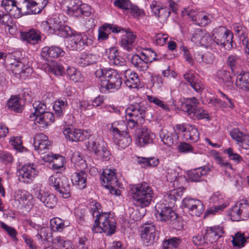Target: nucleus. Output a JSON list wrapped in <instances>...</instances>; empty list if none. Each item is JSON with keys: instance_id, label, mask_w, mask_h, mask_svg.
<instances>
[{"instance_id": "obj_1", "label": "nucleus", "mask_w": 249, "mask_h": 249, "mask_svg": "<svg viewBox=\"0 0 249 249\" xmlns=\"http://www.w3.org/2000/svg\"><path fill=\"white\" fill-rule=\"evenodd\" d=\"M48 3V0H2L1 6L5 11L18 18L23 15L38 14Z\"/></svg>"}, {"instance_id": "obj_2", "label": "nucleus", "mask_w": 249, "mask_h": 249, "mask_svg": "<svg viewBox=\"0 0 249 249\" xmlns=\"http://www.w3.org/2000/svg\"><path fill=\"white\" fill-rule=\"evenodd\" d=\"M129 193L134 204L141 208L148 206L154 197L153 190L145 182L130 186Z\"/></svg>"}, {"instance_id": "obj_3", "label": "nucleus", "mask_w": 249, "mask_h": 249, "mask_svg": "<svg viewBox=\"0 0 249 249\" xmlns=\"http://www.w3.org/2000/svg\"><path fill=\"white\" fill-rule=\"evenodd\" d=\"M155 215L158 220L166 222L173 229L177 230H180L182 228L181 221L178 217L171 205L167 206L166 204L157 203L155 206Z\"/></svg>"}, {"instance_id": "obj_4", "label": "nucleus", "mask_w": 249, "mask_h": 249, "mask_svg": "<svg viewBox=\"0 0 249 249\" xmlns=\"http://www.w3.org/2000/svg\"><path fill=\"white\" fill-rule=\"evenodd\" d=\"M61 8L68 15L75 17H89L91 14L90 6L79 0H63Z\"/></svg>"}, {"instance_id": "obj_5", "label": "nucleus", "mask_w": 249, "mask_h": 249, "mask_svg": "<svg viewBox=\"0 0 249 249\" xmlns=\"http://www.w3.org/2000/svg\"><path fill=\"white\" fill-rule=\"evenodd\" d=\"M115 219L109 216L108 213H101L97 219L94 220V224L92 231L94 233H106L107 235H111L116 231Z\"/></svg>"}, {"instance_id": "obj_6", "label": "nucleus", "mask_w": 249, "mask_h": 249, "mask_svg": "<svg viewBox=\"0 0 249 249\" xmlns=\"http://www.w3.org/2000/svg\"><path fill=\"white\" fill-rule=\"evenodd\" d=\"M86 146L89 151L93 152L96 156L106 160L109 158L110 153L108 150L107 143L102 137L99 135L91 137Z\"/></svg>"}, {"instance_id": "obj_7", "label": "nucleus", "mask_w": 249, "mask_h": 249, "mask_svg": "<svg viewBox=\"0 0 249 249\" xmlns=\"http://www.w3.org/2000/svg\"><path fill=\"white\" fill-rule=\"evenodd\" d=\"M232 35L224 27L220 26L213 31L212 38L217 45L224 48H232Z\"/></svg>"}, {"instance_id": "obj_8", "label": "nucleus", "mask_w": 249, "mask_h": 249, "mask_svg": "<svg viewBox=\"0 0 249 249\" xmlns=\"http://www.w3.org/2000/svg\"><path fill=\"white\" fill-rule=\"evenodd\" d=\"M181 206L183 209H186L187 212L193 216H200L205 209V206L201 201L190 197H185L182 200Z\"/></svg>"}, {"instance_id": "obj_9", "label": "nucleus", "mask_w": 249, "mask_h": 249, "mask_svg": "<svg viewBox=\"0 0 249 249\" xmlns=\"http://www.w3.org/2000/svg\"><path fill=\"white\" fill-rule=\"evenodd\" d=\"M107 76L108 77L107 80L101 83V92H105L106 91L111 92L112 90L120 89L122 84V79L116 70H113Z\"/></svg>"}, {"instance_id": "obj_10", "label": "nucleus", "mask_w": 249, "mask_h": 249, "mask_svg": "<svg viewBox=\"0 0 249 249\" xmlns=\"http://www.w3.org/2000/svg\"><path fill=\"white\" fill-rule=\"evenodd\" d=\"M18 180L26 184L31 183L38 175L36 166L33 163L24 165L18 171Z\"/></svg>"}, {"instance_id": "obj_11", "label": "nucleus", "mask_w": 249, "mask_h": 249, "mask_svg": "<svg viewBox=\"0 0 249 249\" xmlns=\"http://www.w3.org/2000/svg\"><path fill=\"white\" fill-rule=\"evenodd\" d=\"M67 47L72 50H81L84 46L88 45L91 42L87 35L81 33H72L68 38Z\"/></svg>"}, {"instance_id": "obj_12", "label": "nucleus", "mask_w": 249, "mask_h": 249, "mask_svg": "<svg viewBox=\"0 0 249 249\" xmlns=\"http://www.w3.org/2000/svg\"><path fill=\"white\" fill-rule=\"evenodd\" d=\"M134 137L140 146L152 143L155 138V135L145 127L135 129Z\"/></svg>"}, {"instance_id": "obj_13", "label": "nucleus", "mask_w": 249, "mask_h": 249, "mask_svg": "<svg viewBox=\"0 0 249 249\" xmlns=\"http://www.w3.org/2000/svg\"><path fill=\"white\" fill-rule=\"evenodd\" d=\"M149 109V106L146 103H135L128 107L127 114L128 116H132L145 122L146 114Z\"/></svg>"}, {"instance_id": "obj_14", "label": "nucleus", "mask_w": 249, "mask_h": 249, "mask_svg": "<svg viewBox=\"0 0 249 249\" xmlns=\"http://www.w3.org/2000/svg\"><path fill=\"white\" fill-rule=\"evenodd\" d=\"M141 236L145 244H153L157 237L154 225L152 223H145L142 226Z\"/></svg>"}, {"instance_id": "obj_15", "label": "nucleus", "mask_w": 249, "mask_h": 249, "mask_svg": "<svg viewBox=\"0 0 249 249\" xmlns=\"http://www.w3.org/2000/svg\"><path fill=\"white\" fill-rule=\"evenodd\" d=\"M121 31L125 33V35L122 36L120 41L121 47L127 51H132L136 44V35L129 29H125L122 28Z\"/></svg>"}, {"instance_id": "obj_16", "label": "nucleus", "mask_w": 249, "mask_h": 249, "mask_svg": "<svg viewBox=\"0 0 249 249\" xmlns=\"http://www.w3.org/2000/svg\"><path fill=\"white\" fill-rule=\"evenodd\" d=\"M116 170L106 168L104 170L101 177L102 185L105 187H108L109 185L118 186V179L116 176Z\"/></svg>"}, {"instance_id": "obj_17", "label": "nucleus", "mask_w": 249, "mask_h": 249, "mask_svg": "<svg viewBox=\"0 0 249 249\" xmlns=\"http://www.w3.org/2000/svg\"><path fill=\"white\" fill-rule=\"evenodd\" d=\"M35 196L48 208L53 209L57 203V199L55 195L46 192L43 190L39 189L36 191Z\"/></svg>"}, {"instance_id": "obj_18", "label": "nucleus", "mask_w": 249, "mask_h": 249, "mask_svg": "<svg viewBox=\"0 0 249 249\" xmlns=\"http://www.w3.org/2000/svg\"><path fill=\"white\" fill-rule=\"evenodd\" d=\"M110 130L114 134L119 135L118 144L120 147L125 148L130 145L131 142V138L127 131L123 130L121 127L113 126L112 127Z\"/></svg>"}, {"instance_id": "obj_19", "label": "nucleus", "mask_w": 249, "mask_h": 249, "mask_svg": "<svg viewBox=\"0 0 249 249\" xmlns=\"http://www.w3.org/2000/svg\"><path fill=\"white\" fill-rule=\"evenodd\" d=\"M33 144L35 149L37 150L39 153L43 154L46 152L49 146L50 145V142L45 134L39 133L35 136Z\"/></svg>"}, {"instance_id": "obj_20", "label": "nucleus", "mask_w": 249, "mask_h": 249, "mask_svg": "<svg viewBox=\"0 0 249 249\" xmlns=\"http://www.w3.org/2000/svg\"><path fill=\"white\" fill-rule=\"evenodd\" d=\"M230 135L239 146L243 149H249V135L242 133L237 128H234L231 131Z\"/></svg>"}, {"instance_id": "obj_21", "label": "nucleus", "mask_w": 249, "mask_h": 249, "mask_svg": "<svg viewBox=\"0 0 249 249\" xmlns=\"http://www.w3.org/2000/svg\"><path fill=\"white\" fill-rule=\"evenodd\" d=\"M87 133L79 129L67 127L63 130V134L67 139L72 142L83 141L86 140Z\"/></svg>"}, {"instance_id": "obj_22", "label": "nucleus", "mask_w": 249, "mask_h": 249, "mask_svg": "<svg viewBox=\"0 0 249 249\" xmlns=\"http://www.w3.org/2000/svg\"><path fill=\"white\" fill-rule=\"evenodd\" d=\"M62 22L59 20V17L56 18H50L47 21L42 23V26L44 30L48 34H56Z\"/></svg>"}, {"instance_id": "obj_23", "label": "nucleus", "mask_w": 249, "mask_h": 249, "mask_svg": "<svg viewBox=\"0 0 249 249\" xmlns=\"http://www.w3.org/2000/svg\"><path fill=\"white\" fill-rule=\"evenodd\" d=\"M43 159L45 161L53 162V168L54 170H57L59 173L62 171L64 170L63 165L64 162V158L58 155H47L43 157Z\"/></svg>"}, {"instance_id": "obj_24", "label": "nucleus", "mask_w": 249, "mask_h": 249, "mask_svg": "<svg viewBox=\"0 0 249 249\" xmlns=\"http://www.w3.org/2000/svg\"><path fill=\"white\" fill-rule=\"evenodd\" d=\"M223 233V230L219 226L207 228L206 230L205 238L207 242L213 243L216 242Z\"/></svg>"}, {"instance_id": "obj_25", "label": "nucleus", "mask_w": 249, "mask_h": 249, "mask_svg": "<svg viewBox=\"0 0 249 249\" xmlns=\"http://www.w3.org/2000/svg\"><path fill=\"white\" fill-rule=\"evenodd\" d=\"M107 54L110 64L118 67H126L125 60L119 55L118 50L116 48H110Z\"/></svg>"}, {"instance_id": "obj_26", "label": "nucleus", "mask_w": 249, "mask_h": 249, "mask_svg": "<svg viewBox=\"0 0 249 249\" xmlns=\"http://www.w3.org/2000/svg\"><path fill=\"white\" fill-rule=\"evenodd\" d=\"M61 180L59 183L57 189L55 191L64 198H68L71 197V184L67 178L63 176L60 178Z\"/></svg>"}, {"instance_id": "obj_27", "label": "nucleus", "mask_w": 249, "mask_h": 249, "mask_svg": "<svg viewBox=\"0 0 249 249\" xmlns=\"http://www.w3.org/2000/svg\"><path fill=\"white\" fill-rule=\"evenodd\" d=\"M65 54V52L62 49L57 46H46L42 48L41 55L43 58L48 57L52 58H57L62 56Z\"/></svg>"}, {"instance_id": "obj_28", "label": "nucleus", "mask_w": 249, "mask_h": 249, "mask_svg": "<svg viewBox=\"0 0 249 249\" xmlns=\"http://www.w3.org/2000/svg\"><path fill=\"white\" fill-rule=\"evenodd\" d=\"M210 171L208 167L203 166L191 171L188 174V178L192 182H200L203 180V177Z\"/></svg>"}, {"instance_id": "obj_29", "label": "nucleus", "mask_w": 249, "mask_h": 249, "mask_svg": "<svg viewBox=\"0 0 249 249\" xmlns=\"http://www.w3.org/2000/svg\"><path fill=\"white\" fill-rule=\"evenodd\" d=\"M126 120L127 124L124 121H121L118 124V127H121L123 130H124L125 128L127 130V127L131 129L136 128L135 129H137L138 128L142 127V124L144 123V121L142 119L136 117L134 118L132 116H128L127 114L126 116Z\"/></svg>"}, {"instance_id": "obj_30", "label": "nucleus", "mask_w": 249, "mask_h": 249, "mask_svg": "<svg viewBox=\"0 0 249 249\" xmlns=\"http://www.w3.org/2000/svg\"><path fill=\"white\" fill-rule=\"evenodd\" d=\"M125 85L128 88H137L140 85V79L138 74L130 70H125Z\"/></svg>"}, {"instance_id": "obj_31", "label": "nucleus", "mask_w": 249, "mask_h": 249, "mask_svg": "<svg viewBox=\"0 0 249 249\" xmlns=\"http://www.w3.org/2000/svg\"><path fill=\"white\" fill-rule=\"evenodd\" d=\"M76 61L80 66L85 67L95 64L97 58L96 55L92 54L83 53L77 56Z\"/></svg>"}, {"instance_id": "obj_32", "label": "nucleus", "mask_w": 249, "mask_h": 249, "mask_svg": "<svg viewBox=\"0 0 249 249\" xmlns=\"http://www.w3.org/2000/svg\"><path fill=\"white\" fill-rule=\"evenodd\" d=\"M22 40L27 41L30 44L35 45L41 40L40 32L34 29H30L28 32L21 34Z\"/></svg>"}, {"instance_id": "obj_33", "label": "nucleus", "mask_w": 249, "mask_h": 249, "mask_svg": "<svg viewBox=\"0 0 249 249\" xmlns=\"http://www.w3.org/2000/svg\"><path fill=\"white\" fill-rule=\"evenodd\" d=\"M88 175L84 171L74 173L71 176L72 183L77 186L80 189H83L86 187Z\"/></svg>"}, {"instance_id": "obj_34", "label": "nucleus", "mask_w": 249, "mask_h": 249, "mask_svg": "<svg viewBox=\"0 0 249 249\" xmlns=\"http://www.w3.org/2000/svg\"><path fill=\"white\" fill-rule=\"evenodd\" d=\"M54 115L53 113L49 111L44 112L41 115H39L36 119H33L36 124H38L41 125V126L44 127L50 125L54 121Z\"/></svg>"}, {"instance_id": "obj_35", "label": "nucleus", "mask_w": 249, "mask_h": 249, "mask_svg": "<svg viewBox=\"0 0 249 249\" xmlns=\"http://www.w3.org/2000/svg\"><path fill=\"white\" fill-rule=\"evenodd\" d=\"M21 101V99L18 96L13 95L8 100L7 107L9 109L16 112H21L23 110Z\"/></svg>"}, {"instance_id": "obj_36", "label": "nucleus", "mask_w": 249, "mask_h": 249, "mask_svg": "<svg viewBox=\"0 0 249 249\" xmlns=\"http://www.w3.org/2000/svg\"><path fill=\"white\" fill-rule=\"evenodd\" d=\"M152 12L160 20H165L170 15V11L168 8L160 7L159 6L154 5L153 4L151 5Z\"/></svg>"}, {"instance_id": "obj_37", "label": "nucleus", "mask_w": 249, "mask_h": 249, "mask_svg": "<svg viewBox=\"0 0 249 249\" xmlns=\"http://www.w3.org/2000/svg\"><path fill=\"white\" fill-rule=\"evenodd\" d=\"M160 138L163 143L170 146L178 141V136L176 133H170L168 131H162L160 134Z\"/></svg>"}, {"instance_id": "obj_38", "label": "nucleus", "mask_w": 249, "mask_h": 249, "mask_svg": "<svg viewBox=\"0 0 249 249\" xmlns=\"http://www.w3.org/2000/svg\"><path fill=\"white\" fill-rule=\"evenodd\" d=\"M249 235L238 231L232 236V243L234 247L240 249L245 246L246 243L249 242Z\"/></svg>"}, {"instance_id": "obj_39", "label": "nucleus", "mask_w": 249, "mask_h": 249, "mask_svg": "<svg viewBox=\"0 0 249 249\" xmlns=\"http://www.w3.org/2000/svg\"><path fill=\"white\" fill-rule=\"evenodd\" d=\"M144 60L142 56L141 57L138 54L133 55L131 59L134 66L139 71H146L148 68V63Z\"/></svg>"}, {"instance_id": "obj_40", "label": "nucleus", "mask_w": 249, "mask_h": 249, "mask_svg": "<svg viewBox=\"0 0 249 249\" xmlns=\"http://www.w3.org/2000/svg\"><path fill=\"white\" fill-rule=\"evenodd\" d=\"M236 85L237 87L243 90L249 91V72L238 75Z\"/></svg>"}, {"instance_id": "obj_41", "label": "nucleus", "mask_w": 249, "mask_h": 249, "mask_svg": "<svg viewBox=\"0 0 249 249\" xmlns=\"http://www.w3.org/2000/svg\"><path fill=\"white\" fill-rule=\"evenodd\" d=\"M67 107L68 104L65 98L57 100L54 102L53 106L55 113L58 117L63 116Z\"/></svg>"}, {"instance_id": "obj_42", "label": "nucleus", "mask_w": 249, "mask_h": 249, "mask_svg": "<svg viewBox=\"0 0 249 249\" xmlns=\"http://www.w3.org/2000/svg\"><path fill=\"white\" fill-rule=\"evenodd\" d=\"M199 102L195 97L188 98L183 105V109L189 116L197 107Z\"/></svg>"}, {"instance_id": "obj_43", "label": "nucleus", "mask_w": 249, "mask_h": 249, "mask_svg": "<svg viewBox=\"0 0 249 249\" xmlns=\"http://www.w3.org/2000/svg\"><path fill=\"white\" fill-rule=\"evenodd\" d=\"M195 58L199 63L211 64L214 61V56L210 52H207L203 54L196 53L195 54Z\"/></svg>"}, {"instance_id": "obj_44", "label": "nucleus", "mask_w": 249, "mask_h": 249, "mask_svg": "<svg viewBox=\"0 0 249 249\" xmlns=\"http://www.w3.org/2000/svg\"><path fill=\"white\" fill-rule=\"evenodd\" d=\"M53 243L60 249H73V246L70 241L64 240L61 236H56L53 240Z\"/></svg>"}, {"instance_id": "obj_45", "label": "nucleus", "mask_w": 249, "mask_h": 249, "mask_svg": "<svg viewBox=\"0 0 249 249\" xmlns=\"http://www.w3.org/2000/svg\"><path fill=\"white\" fill-rule=\"evenodd\" d=\"M33 107L35 109V112L30 115V118L36 119L38 116L44 113L47 109L46 105L40 101L34 102Z\"/></svg>"}, {"instance_id": "obj_46", "label": "nucleus", "mask_w": 249, "mask_h": 249, "mask_svg": "<svg viewBox=\"0 0 249 249\" xmlns=\"http://www.w3.org/2000/svg\"><path fill=\"white\" fill-rule=\"evenodd\" d=\"M212 157L217 164L225 168V173L226 174L228 173V170H232V166L230 163L225 161L223 157L217 152L215 151L213 152Z\"/></svg>"}, {"instance_id": "obj_47", "label": "nucleus", "mask_w": 249, "mask_h": 249, "mask_svg": "<svg viewBox=\"0 0 249 249\" xmlns=\"http://www.w3.org/2000/svg\"><path fill=\"white\" fill-rule=\"evenodd\" d=\"M184 79L189 83L191 87L196 92H199L201 89V87L199 83L196 81L195 75L190 73H186L183 75Z\"/></svg>"}, {"instance_id": "obj_48", "label": "nucleus", "mask_w": 249, "mask_h": 249, "mask_svg": "<svg viewBox=\"0 0 249 249\" xmlns=\"http://www.w3.org/2000/svg\"><path fill=\"white\" fill-rule=\"evenodd\" d=\"M67 73L70 79L74 82L82 80L83 77L81 72L74 67H68L67 69Z\"/></svg>"}, {"instance_id": "obj_49", "label": "nucleus", "mask_w": 249, "mask_h": 249, "mask_svg": "<svg viewBox=\"0 0 249 249\" xmlns=\"http://www.w3.org/2000/svg\"><path fill=\"white\" fill-rule=\"evenodd\" d=\"M227 64L232 71L237 68L242 63V59L236 54L229 55L227 60Z\"/></svg>"}, {"instance_id": "obj_50", "label": "nucleus", "mask_w": 249, "mask_h": 249, "mask_svg": "<svg viewBox=\"0 0 249 249\" xmlns=\"http://www.w3.org/2000/svg\"><path fill=\"white\" fill-rule=\"evenodd\" d=\"M10 65H11V70L15 74H20L21 73L25 72L26 71H29L30 70L29 68H26L24 70L25 66L24 64L18 60H15L14 62H11Z\"/></svg>"}, {"instance_id": "obj_51", "label": "nucleus", "mask_w": 249, "mask_h": 249, "mask_svg": "<svg viewBox=\"0 0 249 249\" xmlns=\"http://www.w3.org/2000/svg\"><path fill=\"white\" fill-rule=\"evenodd\" d=\"M217 76L219 79L222 81L227 87L231 88L232 86V78L229 72L224 70L220 71L217 72Z\"/></svg>"}, {"instance_id": "obj_52", "label": "nucleus", "mask_w": 249, "mask_h": 249, "mask_svg": "<svg viewBox=\"0 0 249 249\" xmlns=\"http://www.w3.org/2000/svg\"><path fill=\"white\" fill-rule=\"evenodd\" d=\"M6 12L10 13L9 11H6ZM10 15L12 16L10 13L8 14L0 9V24L8 27L9 29L13 26L12 18Z\"/></svg>"}, {"instance_id": "obj_53", "label": "nucleus", "mask_w": 249, "mask_h": 249, "mask_svg": "<svg viewBox=\"0 0 249 249\" xmlns=\"http://www.w3.org/2000/svg\"><path fill=\"white\" fill-rule=\"evenodd\" d=\"M137 161L139 164H143L146 167H155L157 166L159 163V159L154 157H139Z\"/></svg>"}, {"instance_id": "obj_54", "label": "nucleus", "mask_w": 249, "mask_h": 249, "mask_svg": "<svg viewBox=\"0 0 249 249\" xmlns=\"http://www.w3.org/2000/svg\"><path fill=\"white\" fill-rule=\"evenodd\" d=\"M186 135L192 142H196L199 139L198 131L194 125H188Z\"/></svg>"}, {"instance_id": "obj_55", "label": "nucleus", "mask_w": 249, "mask_h": 249, "mask_svg": "<svg viewBox=\"0 0 249 249\" xmlns=\"http://www.w3.org/2000/svg\"><path fill=\"white\" fill-rule=\"evenodd\" d=\"M190 117L195 119H197L198 120L203 119H209V115L208 112L204 109L197 107L193 112L191 113Z\"/></svg>"}, {"instance_id": "obj_56", "label": "nucleus", "mask_w": 249, "mask_h": 249, "mask_svg": "<svg viewBox=\"0 0 249 249\" xmlns=\"http://www.w3.org/2000/svg\"><path fill=\"white\" fill-rule=\"evenodd\" d=\"M230 215L232 221H238L240 220H243L241 209L238 203H237L230 210Z\"/></svg>"}, {"instance_id": "obj_57", "label": "nucleus", "mask_w": 249, "mask_h": 249, "mask_svg": "<svg viewBox=\"0 0 249 249\" xmlns=\"http://www.w3.org/2000/svg\"><path fill=\"white\" fill-rule=\"evenodd\" d=\"M29 197V195H26L25 193L20 191H18L16 192L14 195L15 201H18L19 204H20L22 206L28 205Z\"/></svg>"}, {"instance_id": "obj_58", "label": "nucleus", "mask_w": 249, "mask_h": 249, "mask_svg": "<svg viewBox=\"0 0 249 249\" xmlns=\"http://www.w3.org/2000/svg\"><path fill=\"white\" fill-rule=\"evenodd\" d=\"M63 176V175L62 174L56 172L55 174L53 175L49 178L48 184L54 191L58 188L57 187L59 186L60 180H61L60 178Z\"/></svg>"}, {"instance_id": "obj_59", "label": "nucleus", "mask_w": 249, "mask_h": 249, "mask_svg": "<svg viewBox=\"0 0 249 249\" xmlns=\"http://www.w3.org/2000/svg\"><path fill=\"white\" fill-rule=\"evenodd\" d=\"M113 71V69H106L99 68L96 71L95 74L97 78L100 79L101 83L103 81L107 80L108 77L107 76V75L110 74V73H111V71Z\"/></svg>"}, {"instance_id": "obj_60", "label": "nucleus", "mask_w": 249, "mask_h": 249, "mask_svg": "<svg viewBox=\"0 0 249 249\" xmlns=\"http://www.w3.org/2000/svg\"><path fill=\"white\" fill-rule=\"evenodd\" d=\"M49 71L56 76L63 75L64 73L63 66L56 62H53L49 66Z\"/></svg>"}, {"instance_id": "obj_61", "label": "nucleus", "mask_w": 249, "mask_h": 249, "mask_svg": "<svg viewBox=\"0 0 249 249\" xmlns=\"http://www.w3.org/2000/svg\"><path fill=\"white\" fill-rule=\"evenodd\" d=\"M141 54L143 57L144 61H147L148 63H151L153 61L157 60L156 53L151 49H146L144 52L141 53Z\"/></svg>"}, {"instance_id": "obj_62", "label": "nucleus", "mask_w": 249, "mask_h": 249, "mask_svg": "<svg viewBox=\"0 0 249 249\" xmlns=\"http://www.w3.org/2000/svg\"><path fill=\"white\" fill-rule=\"evenodd\" d=\"M238 204L241 209L243 220H245L249 217V203L247 200L244 199L240 201Z\"/></svg>"}, {"instance_id": "obj_63", "label": "nucleus", "mask_w": 249, "mask_h": 249, "mask_svg": "<svg viewBox=\"0 0 249 249\" xmlns=\"http://www.w3.org/2000/svg\"><path fill=\"white\" fill-rule=\"evenodd\" d=\"M181 243V239L178 237H173L164 241V249H172V248H177Z\"/></svg>"}, {"instance_id": "obj_64", "label": "nucleus", "mask_w": 249, "mask_h": 249, "mask_svg": "<svg viewBox=\"0 0 249 249\" xmlns=\"http://www.w3.org/2000/svg\"><path fill=\"white\" fill-rule=\"evenodd\" d=\"M196 18L197 20L195 24L200 26L204 27L211 22L209 16L203 15V13H199Z\"/></svg>"}]
</instances>
